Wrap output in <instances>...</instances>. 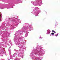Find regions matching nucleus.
<instances>
[{
    "label": "nucleus",
    "mask_w": 60,
    "mask_h": 60,
    "mask_svg": "<svg viewBox=\"0 0 60 60\" xmlns=\"http://www.w3.org/2000/svg\"><path fill=\"white\" fill-rule=\"evenodd\" d=\"M2 18V15H0V19L1 20V19Z\"/></svg>",
    "instance_id": "obj_1"
},
{
    "label": "nucleus",
    "mask_w": 60,
    "mask_h": 60,
    "mask_svg": "<svg viewBox=\"0 0 60 60\" xmlns=\"http://www.w3.org/2000/svg\"><path fill=\"white\" fill-rule=\"evenodd\" d=\"M51 34L52 35H54V33H52Z\"/></svg>",
    "instance_id": "obj_2"
},
{
    "label": "nucleus",
    "mask_w": 60,
    "mask_h": 60,
    "mask_svg": "<svg viewBox=\"0 0 60 60\" xmlns=\"http://www.w3.org/2000/svg\"><path fill=\"white\" fill-rule=\"evenodd\" d=\"M54 30H53L52 31V32H53V33H54Z\"/></svg>",
    "instance_id": "obj_3"
},
{
    "label": "nucleus",
    "mask_w": 60,
    "mask_h": 60,
    "mask_svg": "<svg viewBox=\"0 0 60 60\" xmlns=\"http://www.w3.org/2000/svg\"><path fill=\"white\" fill-rule=\"evenodd\" d=\"M53 33H56V31H54V32H53Z\"/></svg>",
    "instance_id": "obj_4"
},
{
    "label": "nucleus",
    "mask_w": 60,
    "mask_h": 60,
    "mask_svg": "<svg viewBox=\"0 0 60 60\" xmlns=\"http://www.w3.org/2000/svg\"><path fill=\"white\" fill-rule=\"evenodd\" d=\"M40 38H41V39H42V38H41V37H40Z\"/></svg>",
    "instance_id": "obj_5"
},
{
    "label": "nucleus",
    "mask_w": 60,
    "mask_h": 60,
    "mask_svg": "<svg viewBox=\"0 0 60 60\" xmlns=\"http://www.w3.org/2000/svg\"><path fill=\"white\" fill-rule=\"evenodd\" d=\"M57 35H58V34H57Z\"/></svg>",
    "instance_id": "obj_6"
},
{
    "label": "nucleus",
    "mask_w": 60,
    "mask_h": 60,
    "mask_svg": "<svg viewBox=\"0 0 60 60\" xmlns=\"http://www.w3.org/2000/svg\"><path fill=\"white\" fill-rule=\"evenodd\" d=\"M56 37L57 36V35H56Z\"/></svg>",
    "instance_id": "obj_7"
},
{
    "label": "nucleus",
    "mask_w": 60,
    "mask_h": 60,
    "mask_svg": "<svg viewBox=\"0 0 60 60\" xmlns=\"http://www.w3.org/2000/svg\"><path fill=\"white\" fill-rule=\"evenodd\" d=\"M0 21H1V20H0Z\"/></svg>",
    "instance_id": "obj_8"
}]
</instances>
